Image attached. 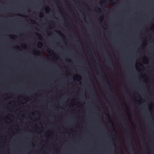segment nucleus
<instances>
[{
	"label": "nucleus",
	"mask_w": 154,
	"mask_h": 154,
	"mask_svg": "<svg viewBox=\"0 0 154 154\" xmlns=\"http://www.w3.org/2000/svg\"><path fill=\"white\" fill-rule=\"evenodd\" d=\"M97 11H98L99 12H101V10L100 8H99L97 7Z\"/></svg>",
	"instance_id": "nucleus-1"
},
{
	"label": "nucleus",
	"mask_w": 154,
	"mask_h": 154,
	"mask_svg": "<svg viewBox=\"0 0 154 154\" xmlns=\"http://www.w3.org/2000/svg\"><path fill=\"white\" fill-rule=\"evenodd\" d=\"M47 51L48 53H50V52H51L53 53V51H51V50L50 49H48L47 50Z\"/></svg>",
	"instance_id": "nucleus-2"
},
{
	"label": "nucleus",
	"mask_w": 154,
	"mask_h": 154,
	"mask_svg": "<svg viewBox=\"0 0 154 154\" xmlns=\"http://www.w3.org/2000/svg\"><path fill=\"white\" fill-rule=\"evenodd\" d=\"M42 44L41 42H39V44H38V46H39V45H40L41 46H42Z\"/></svg>",
	"instance_id": "nucleus-3"
},
{
	"label": "nucleus",
	"mask_w": 154,
	"mask_h": 154,
	"mask_svg": "<svg viewBox=\"0 0 154 154\" xmlns=\"http://www.w3.org/2000/svg\"><path fill=\"white\" fill-rule=\"evenodd\" d=\"M104 2H105V1H102V2H100V4H101V5H102V4H104Z\"/></svg>",
	"instance_id": "nucleus-4"
},
{
	"label": "nucleus",
	"mask_w": 154,
	"mask_h": 154,
	"mask_svg": "<svg viewBox=\"0 0 154 154\" xmlns=\"http://www.w3.org/2000/svg\"><path fill=\"white\" fill-rule=\"evenodd\" d=\"M36 51V53H37V54H40V52L39 51Z\"/></svg>",
	"instance_id": "nucleus-5"
},
{
	"label": "nucleus",
	"mask_w": 154,
	"mask_h": 154,
	"mask_svg": "<svg viewBox=\"0 0 154 154\" xmlns=\"http://www.w3.org/2000/svg\"><path fill=\"white\" fill-rule=\"evenodd\" d=\"M107 82H108V85L110 86H111V85H110V84H109V81H108V80L107 79Z\"/></svg>",
	"instance_id": "nucleus-6"
},
{
	"label": "nucleus",
	"mask_w": 154,
	"mask_h": 154,
	"mask_svg": "<svg viewBox=\"0 0 154 154\" xmlns=\"http://www.w3.org/2000/svg\"><path fill=\"white\" fill-rule=\"evenodd\" d=\"M31 21L32 22H34V23H35V21L34 20H31Z\"/></svg>",
	"instance_id": "nucleus-7"
},
{
	"label": "nucleus",
	"mask_w": 154,
	"mask_h": 154,
	"mask_svg": "<svg viewBox=\"0 0 154 154\" xmlns=\"http://www.w3.org/2000/svg\"><path fill=\"white\" fill-rule=\"evenodd\" d=\"M59 33H60V34H61V35H63V37H65L64 36V35H63L62 34H61V33L60 32H59Z\"/></svg>",
	"instance_id": "nucleus-8"
},
{
	"label": "nucleus",
	"mask_w": 154,
	"mask_h": 154,
	"mask_svg": "<svg viewBox=\"0 0 154 154\" xmlns=\"http://www.w3.org/2000/svg\"><path fill=\"white\" fill-rule=\"evenodd\" d=\"M37 35H38V36L40 37H41V36L37 34Z\"/></svg>",
	"instance_id": "nucleus-9"
},
{
	"label": "nucleus",
	"mask_w": 154,
	"mask_h": 154,
	"mask_svg": "<svg viewBox=\"0 0 154 154\" xmlns=\"http://www.w3.org/2000/svg\"><path fill=\"white\" fill-rule=\"evenodd\" d=\"M78 7H79V8H81V6H78Z\"/></svg>",
	"instance_id": "nucleus-10"
},
{
	"label": "nucleus",
	"mask_w": 154,
	"mask_h": 154,
	"mask_svg": "<svg viewBox=\"0 0 154 154\" xmlns=\"http://www.w3.org/2000/svg\"><path fill=\"white\" fill-rule=\"evenodd\" d=\"M84 5H87V4H86V3H84Z\"/></svg>",
	"instance_id": "nucleus-11"
},
{
	"label": "nucleus",
	"mask_w": 154,
	"mask_h": 154,
	"mask_svg": "<svg viewBox=\"0 0 154 154\" xmlns=\"http://www.w3.org/2000/svg\"><path fill=\"white\" fill-rule=\"evenodd\" d=\"M125 134H126V135H127V133H125Z\"/></svg>",
	"instance_id": "nucleus-12"
},
{
	"label": "nucleus",
	"mask_w": 154,
	"mask_h": 154,
	"mask_svg": "<svg viewBox=\"0 0 154 154\" xmlns=\"http://www.w3.org/2000/svg\"><path fill=\"white\" fill-rule=\"evenodd\" d=\"M112 124H113V125H114V124L113 123H112Z\"/></svg>",
	"instance_id": "nucleus-13"
}]
</instances>
